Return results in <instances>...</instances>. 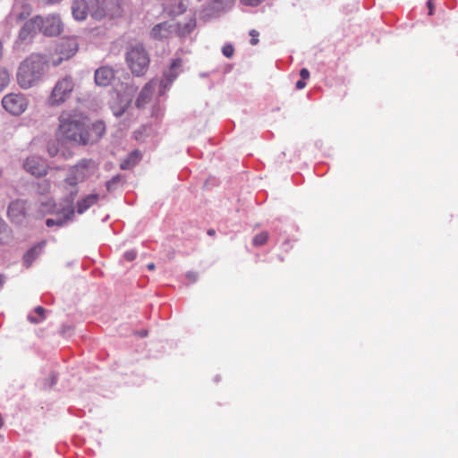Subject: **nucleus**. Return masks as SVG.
Listing matches in <instances>:
<instances>
[{
	"label": "nucleus",
	"mask_w": 458,
	"mask_h": 458,
	"mask_svg": "<svg viewBox=\"0 0 458 458\" xmlns=\"http://www.w3.org/2000/svg\"><path fill=\"white\" fill-rule=\"evenodd\" d=\"M47 66L46 57L39 54H31L23 60L16 73L17 82L21 89H28L38 85L45 74Z\"/></svg>",
	"instance_id": "f257e3e1"
},
{
	"label": "nucleus",
	"mask_w": 458,
	"mask_h": 458,
	"mask_svg": "<svg viewBox=\"0 0 458 458\" xmlns=\"http://www.w3.org/2000/svg\"><path fill=\"white\" fill-rule=\"evenodd\" d=\"M86 117L75 111H63L59 116V135L65 140L81 145Z\"/></svg>",
	"instance_id": "f03ea898"
},
{
	"label": "nucleus",
	"mask_w": 458,
	"mask_h": 458,
	"mask_svg": "<svg viewBox=\"0 0 458 458\" xmlns=\"http://www.w3.org/2000/svg\"><path fill=\"white\" fill-rule=\"evenodd\" d=\"M71 10L73 19L79 21H85L88 15L97 21L106 15L104 8L100 5V0H72Z\"/></svg>",
	"instance_id": "7ed1b4c3"
},
{
	"label": "nucleus",
	"mask_w": 458,
	"mask_h": 458,
	"mask_svg": "<svg viewBox=\"0 0 458 458\" xmlns=\"http://www.w3.org/2000/svg\"><path fill=\"white\" fill-rule=\"evenodd\" d=\"M149 55L144 46L140 43L131 46L127 49L126 63L135 76H142L149 66Z\"/></svg>",
	"instance_id": "20e7f679"
},
{
	"label": "nucleus",
	"mask_w": 458,
	"mask_h": 458,
	"mask_svg": "<svg viewBox=\"0 0 458 458\" xmlns=\"http://www.w3.org/2000/svg\"><path fill=\"white\" fill-rule=\"evenodd\" d=\"M75 86V81L72 76L65 75L59 78L47 98L48 106L53 107L60 106L68 101L72 98Z\"/></svg>",
	"instance_id": "39448f33"
},
{
	"label": "nucleus",
	"mask_w": 458,
	"mask_h": 458,
	"mask_svg": "<svg viewBox=\"0 0 458 458\" xmlns=\"http://www.w3.org/2000/svg\"><path fill=\"white\" fill-rule=\"evenodd\" d=\"M97 171V164L92 159H81L70 167L64 179L67 185H75L84 182Z\"/></svg>",
	"instance_id": "423d86ee"
},
{
	"label": "nucleus",
	"mask_w": 458,
	"mask_h": 458,
	"mask_svg": "<svg viewBox=\"0 0 458 458\" xmlns=\"http://www.w3.org/2000/svg\"><path fill=\"white\" fill-rule=\"evenodd\" d=\"M138 88L134 85H126L123 93L117 94L116 98L111 103L113 114L119 117L123 115L131 106L133 97Z\"/></svg>",
	"instance_id": "0eeeda50"
},
{
	"label": "nucleus",
	"mask_w": 458,
	"mask_h": 458,
	"mask_svg": "<svg viewBox=\"0 0 458 458\" xmlns=\"http://www.w3.org/2000/svg\"><path fill=\"white\" fill-rule=\"evenodd\" d=\"M40 32L47 37H55L62 33L64 24L57 14H49L46 17L40 16Z\"/></svg>",
	"instance_id": "6e6552de"
},
{
	"label": "nucleus",
	"mask_w": 458,
	"mask_h": 458,
	"mask_svg": "<svg viewBox=\"0 0 458 458\" xmlns=\"http://www.w3.org/2000/svg\"><path fill=\"white\" fill-rule=\"evenodd\" d=\"M27 99L21 94H8L2 99L3 107L13 115H19L27 108Z\"/></svg>",
	"instance_id": "1a4fd4ad"
},
{
	"label": "nucleus",
	"mask_w": 458,
	"mask_h": 458,
	"mask_svg": "<svg viewBox=\"0 0 458 458\" xmlns=\"http://www.w3.org/2000/svg\"><path fill=\"white\" fill-rule=\"evenodd\" d=\"M106 132V125L102 121H96L91 125L84 123L83 139L81 145L94 144L98 142Z\"/></svg>",
	"instance_id": "9d476101"
},
{
	"label": "nucleus",
	"mask_w": 458,
	"mask_h": 458,
	"mask_svg": "<svg viewBox=\"0 0 458 458\" xmlns=\"http://www.w3.org/2000/svg\"><path fill=\"white\" fill-rule=\"evenodd\" d=\"M40 15L28 20L19 31V39L21 42L31 40L40 31Z\"/></svg>",
	"instance_id": "9b49d317"
},
{
	"label": "nucleus",
	"mask_w": 458,
	"mask_h": 458,
	"mask_svg": "<svg viewBox=\"0 0 458 458\" xmlns=\"http://www.w3.org/2000/svg\"><path fill=\"white\" fill-rule=\"evenodd\" d=\"M182 60L175 59L171 64L167 71L164 72V79L159 83V94L165 92L166 89L173 83L181 72Z\"/></svg>",
	"instance_id": "f8f14e48"
},
{
	"label": "nucleus",
	"mask_w": 458,
	"mask_h": 458,
	"mask_svg": "<svg viewBox=\"0 0 458 458\" xmlns=\"http://www.w3.org/2000/svg\"><path fill=\"white\" fill-rule=\"evenodd\" d=\"M24 169L35 176L47 174V165L45 161L37 156L29 157L23 163Z\"/></svg>",
	"instance_id": "ddd939ff"
},
{
	"label": "nucleus",
	"mask_w": 458,
	"mask_h": 458,
	"mask_svg": "<svg viewBox=\"0 0 458 458\" xmlns=\"http://www.w3.org/2000/svg\"><path fill=\"white\" fill-rule=\"evenodd\" d=\"M175 31V22L174 21H164L155 25L150 32L151 38L162 40L171 37Z\"/></svg>",
	"instance_id": "4468645a"
},
{
	"label": "nucleus",
	"mask_w": 458,
	"mask_h": 458,
	"mask_svg": "<svg viewBox=\"0 0 458 458\" xmlns=\"http://www.w3.org/2000/svg\"><path fill=\"white\" fill-rule=\"evenodd\" d=\"M26 201L22 199H15L8 206L7 214L13 223L21 224L25 218Z\"/></svg>",
	"instance_id": "2eb2a0df"
},
{
	"label": "nucleus",
	"mask_w": 458,
	"mask_h": 458,
	"mask_svg": "<svg viewBox=\"0 0 458 458\" xmlns=\"http://www.w3.org/2000/svg\"><path fill=\"white\" fill-rule=\"evenodd\" d=\"M32 8L30 4L22 0H15V4L11 13L12 19L19 21L28 18L31 13Z\"/></svg>",
	"instance_id": "dca6fc26"
},
{
	"label": "nucleus",
	"mask_w": 458,
	"mask_h": 458,
	"mask_svg": "<svg viewBox=\"0 0 458 458\" xmlns=\"http://www.w3.org/2000/svg\"><path fill=\"white\" fill-rule=\"evenodd\" d=\"M114 78V72L111 67L102 66L95 72V82L98 86L109 85Z\"/></svg>",
	"instance_id": "f3484780"
},
{
	"label": "nucleus",
	"mask_w": 458,
	"mask_h": 458,
	"mask_svg": "<svg viewBox=\"0 0 458 458\" xmlns=\"http://www.w3.org/2000/svg\"><path fill=\"white\" fill-rule=\"evenodd\" d=\"M157 86V82L155 81H150L147 83L143 89H141L140 95L136 99V106L138 108H143L150 100L153 95V92Z\"/></svg>",
	"instance_id": "a211bd4d"
},
{
	"label": "nucleus",
	"mask_w": 458,
	"mask_h": 458,
	"mask_svg": "<svg viewBox=\"0 0 458 458\" xmlns=\"http://www.w3.org/2000/svg\"><path fill=\"white\" fill-rule=\"evenodd\" d=\"M99 198V194L97 193H91L83 197L77 201L74 212L76 211L78 214H83L90 207L95 205L98 201Z\"/></svg>",
	"instance_id": "6ab92c4d"
},
{
	"label": "nucleus",
	"mask_w": 458,
	"mask_h": 458,
	"mask_svg": "<svg viewBox=\"0 0 458 458\" xmlns=\"http://www.w3.org/2000/svg\"><path fill=\"white\" fill-rule=\"evenodd\" d=\"M196 28L195 18H190L183 22H175V31L180 37H186L190 35Z\"/></svg>",
	"instance_id": "aec40b11"
},
{
	"label": "nucleus",
	"mask_w": 458,
	"mask_h": 458,
	"mask_svg": "<svg viewBox=\"0 0 458 458\" xmlns=\"http://www.w3.org/2000/svg\"><path fill=\"white\" fill-rule=\"evenodd\" d=\"M74 216V208H67L64 210V214L63 216L58 218H47L46 221V225L48 227H52L54 225L56 226H63L68 221L72 220V216Z\"/></svg>",
	"instance_id": "412c9836"
},
{
	"label": "nucleus",
	"mask_w": 458,
	"mask_h": 458,
	"mask_svg": "<svg viewBox=\"0 0 458 458\" xmlns=\"http://www.w3.org/2000/svg\"><path fill=\"white\" fill-rule=\"evenodd\" d=\"M58 52L63 55L62 59H68L77 52V43L74 40H66L58 46Z\"/></svg>",
	"instance_id": "4be33fe9"
},
{
	"label": "nucleus",
	"mask_w": 458,
	"mask_h": 458,
	"mask_svg": "<svg viewBox=\"0 0 458 458\" xmlns=\"http://www.w3.org/2000/svg\"><path fill=\"white\" fill-rule=\"evenodd\" d=\"M79 192L78 184L75 185H67L64 182V202L69 206L68 208H73L72 204L75 200Z\"/></svg>",
	"instance_id": "5701e85b"
},
{
	"label": "nucleus",
	"mask_w": 458,
	"mask_h": 458,
	"mask_svg": "<svg viewBox=\"0 0 458 458\" xmlns=\"http://www.w3.org/2000/svg\"><path fill=\"white\" fill-rule=\"evenodd\" d=\"M46 242H42L37 246L31 248L24 254V263L27 265V267L30 266V264L33 262V260L39 255L41 250H43Z\"/></svg>",
	"instance_id": "b1692460"
},
{
	"label": "nucleus",
	"mask_w": 458,
	"mask_h": 458,
	"mask_svg": "<svg viewBox=\"0 0 458 458\" xmlns=\"http://www.w3.org/2000/svg\"><path fill=\"white\" fill-rule=\"evenodd\" d=\"M10 237V229L4 219L0 217V243H4Z\"/></svg>",
	"instance_id": "393cba45"
},
{
	"label": "nucleus",
	"mask_w": 458,
	"mask_h": 458,
	"mask_svg": "<svg viewBox=\"0 0 458 458\" xmlns=\"http://www.w3.org/2000/svg\"><path fill=\"white\" fill-rule=\"evenodd\" d=\"M9 82V72L4 68H0V92L8 86Z\"/></svg>",
	"instance_id": "a878e982"
},
{
	"label": "nucleus",
	"mask_w": 458,
	"mask_h": 458,
	"mask_svg": "<svg viewBox=\"0 0 458 458\" xmlns=\"http://www.w3.org/2000/svg\"><path fill=\"white\" fill-rule=\"evenodd\" d=\"M51 188L50 182L48 180H43L37 184V192L44 195L49 192Z\"/></svg>",
	"instance_id": "bb28decb"
},
{
	"label": "nucleus",
	"mask_w": 458,
	"mask_h": 458,
	"mask_svg": "<svg viewBox=\"0 0 458 458\" xmlns=\"http://www.w3.org/2000/svg\"><path fill=\"white\" fill-rule=\"evenodd\" d=\"M267 239L268 233L267 232H261L253 238L252 242L255 246H262L267 242Z\"/></svg>",
	"instance_id": "cd10ccee"
},
{
	"label": "nucleus",
	"mask_w": 458,
	"mask_h": 458,
	"mask_svg": "<svg viewBox=\"0 0 458 458\" xmlns=\"http://www.w3.org/2000/svg\"><path fill=\"white\" fill-rule=\"evenodd\" d=\"M177 4L176 9H173L172 13L174 15L182 14L187 9V0H174Z\"/></svg>",
	"instance_id": "c85d7f7f"
},
{
	"label": "nucleus",
	"mask_w": 458,
	"mask_h": 458,
	"mask_svg": "<svg viewBox=\"0 0 458 458\" xmlns=\"http://www.w3.org/2000/svg\"><path fill=\"white\" fill-rule=\"evenodd\" d=\"M45 311H46V310L43 307H41V306L37 307L35 309V312L39 316V318L29 316L30 321L34 324H38V323L41 322L44 319Z\"/></svg>",
	"instance_id": "c756f323"
},
{
	"label": "nucleus",
	"mask_w": 458,
	"mask_h": 458,
	"mask_svg": "<svg viewBox=\"0 0 458 458\" xmlns=\"http://www.w3.org/2000/svg\"><path fill=\"white\" fill-rule=\"evenodd\" d=\"M122 182L121 175H115L112 177L111 180L106 182V189L108 191H111L115 189L116 185H118Z\"/></svg>",
	"instance_id": "7c9ffc66"
},
{
	"label": "nucleus",
	"mask_w": 458,
	"mask_h": 458,
	"mask_svg": "<svg viewBox=\"0 0 458 458\" xmlns=\"http://www.w3.org/2000/svg\"><path fill=\"white\" fill-rule=\"evenodd\" d=\"M233 47L232 45H225L223 47L222 52L225 56L226 57H232L233 55Z\"/></svg>",
	"instance_id": "2f4dec72"
},
{
	"label": "nucleus",
	"mask_w": 458,
	"mask_h": 458,
	"mask_svg": "<svg viewBox=\"0 0 458 458\" xmlns=\"http://www.w3.org/2000/svg\"><path fill=\"white\" fill-rule=\"evenodd\" d=\"M136 256L137 252L134 250H127L123 255L124 259L128 261L134 260L136 259Z\"/></svg>",
	"instance_id": "473e14b6"
},
{
	"label": "nucleus",
	"mask_w": 458,
	"mask_h": 458,
	"mask_svg": "<svg viewBox=\"0 0 458 458\" xmlns=\"http://www.w3.org/2000/svg\"><path fill=\"white\" fill-rule=\"evenodd\" d=\"M56 380H57L56 375L52 373L47 380L46 386H47L48 388H51L53 386L55 385Z\"/></svg>",
	"instance_id": "72a5a7b5"
},
{
	"label": "nucleus",
	"mask_w": 458,
	"mask_h": 458,
	"mask_svg": "<svg viewBox=\"0 0 458 458\" xmlns=\"http://www.w3.org/2000/svg\"><path fill=\"white\" fill-rule=\"evenodd\" d=\"M41 206H42V211L46 212V211H50L53 207H54V203L52 200H47L45 202H42L41 203Z\"/></svg>",
	"instance_id": "f704fd0d"
},
{
	"label": "nucleus",
	"mask_w": 458,
	"mask_h": 458,
	"mask_svg": "<svg viewBox=\"0 0 458 458\" xmlns=\"http://www.w3.org/2000/svg\"><path fill=\"white\" fill-rule=\"evenodd\" d=\"M250 35L251 36L250 44L253 46L257 45L259 42V39H258L259 32L255 30H250Z\"/></svg>",
	"instance_id": "c9c22d12"
},
{
	"label": "nucleus",
	"mask_w": 458,
	"mask_h": 458,
	"mask_svg": "<svg viewBox=\"0 0 458 458\" xmlns=\"http://www.w3.org/2000/svg\"><path fill=\"white\" fill-rule=\"evenodd\" d=\"M261 0H241V3L244 5L256 6L258 5Z\"/></svg>",
	"instance_id": "e433bc0d"
},
{
	"label": "nucleus",
	"mask_w": 458,
	"mask_h": 458,
	"mask_svg": "<svg viewBox=\"0 0 458 458\" xmlns=\"http://www.w3.org/2000/svg\"><path fill=\"white\" fill-rule=\"evenodd\" d=\"M47 152L50 155V157H55L58 153V148L55 145L48 146Z\"/></svg>",
	"instance_id": "4c0bfd02"
},
{
	"label": "nucleus",
	"mask_w": 458,
	"mask_h": 458,
	"mask_svg": "<svg viewBox=\"0 0 458 458\" xmlns=\"http://www.w3.org/2000/svg\"><path fill=\"white\" fill-rule=\"evenodd\" d=\"M300 76L302 80H307L310 78V72L308 69L306 68H302L301 71H300Z\"/></svg>",
	"instance_id": "58836bf2"
},
{
	"label": "nucleus",
	"mask_w": 458,
	"mask_h": 458,
	"mask_svg": "<svg viewBox=\"0 0 458 458\" xmlns=\"http://www.w3.org/2000/svg\"><path fill=\"white\" fill-rule=\"evenodd\" d=\"M186 277L191 280L192 283L197 281L198 275L195 272H188L186 274Z\"/></svg>",
	"instance_id": "ea45409f"
},
{
	"label": "nucleus",
	"mask_w": 458,
	"mask_h": 458,
	"mask_svg": "<svg viewBox=\"0 0 458 458\" xmlns=\"http://www.w3.org/2000/svg\"><path fill=\"white\" fill-rule=\"evenodd\" d=\"M427 6L428 8V15H432L433 14V10H434L433 0H428Z\"/></svg>",
	"instance_id": "a19ab883"
},
{
	"label": "nucleus",
	"mask_w": 458,
	"mask_h": 458,
	"mask_svg": "<svg viewBox=\"0 0 458 458\" xmlns=\"http://www.w3.org/2000/svg\"><path fill=\"white\" fill-rule=\"evenodd\" d=\"M72 330L71 326H63L61 328V333L65 335L67 333Z\"/></svg>",
	"instance_id": "79ce46f5"
},
{
	"label": "nucleus",
	"mask_w": 458,
	"mask_h": 458,
	"mask_svg": "<svg viewBox=\"0 0 458 458\" xmlns=\"http://www.w3.org/2000/svg\"><path fill=\"white\" fill-rule=\"evenodd\" d=\"M305 86H306V83L304 82V80H302V79L299 80L295 85L297 89H302Z\"/></svg>",
	"instance_id": "37998d69"
},
{
	"label": "nucleus",
	"mask_w": 458,
	"mask_h": 458,
	"mask_svg": "<svg viewBox=\"0 0 458 458\" xmlns=\"http://www.w3.org/2000/svg\"><path fill=\"white\" fill-rule=\"evenodd\" d=\"M4 283H5V277L3 276H0V290L3 288Z\"/></svg>",
	"instance_id": "c03bdc74"
},
{
	"label": "nucleus",
	"mask_w": 458,
	"mask_h": 458,
	"mask_svg": "<svg viewBox=\"0 0 458 458\" xmlns=\"http://www.w3.org/2000/svg\"><path fill=\"white\" fill-rule=\"evenodd\" d=\"M121 168L122 169H127L128 168V162L127 161H124L121 164Z\"/></svg>",
	"instance_id": "a18cd8bd"
},
{
	"label": "nucleus",
	"mask_w": 458,
	"mask_h": 458,
	"mask_svg": "<svg viewBox=\"0 0 458 458\" xmlns=\"http://www.w3.org/2000/svg\"><path fill=\"white\" fill-rule=\"evenodd\" d=\"M148 268L149 270H154V268H155V264H154V263H149V264L148 265Z\"/></svg>",
	"instance_id": "49530a36"
},
{
	"label": "nucleus",
	"mask_w": 458,
	"mask_h": 458,
	"mask_svg": "<svg viewBox=\"0 0 458 458\" xmlns=\"http://www.w3.org/2000/svg\"><path fill=\"white\" fill-rule=\"evenodd\" d=\"M135 157V158H138L139 153L137 151L131 153V157Z\"/></svg>",
	"instance_id": "de8ad7c7"
},
{
	"label": "nucleus",
	"mask_w": 458,
	"mask_h": 458,
	"mask_svg": "<svg viewBox=\"0 0 458 458\" xmlns=\"http://www.w3.org/2000/svg\"><path fill=\"white\" fill-rule=\"evenodd\" d=\"M47 1L49 4H55V3H59L61 0H47Z\"/></svg>",
	"instance_id": "09e8293b"
},
{
	"label": "nucleus",
	"mask_w": 458,
	"mask_h": 458,
	"mask_svg": "<svg viewBox=\"0 0 458 458\" xmlns=\"http://www.w3.org/2000/svg\"><path fill=\"white\" fill-rule=\"evenodd\" d=\"M140 335L141 337H144V336H146L148 335V332L147 331H141V332H140Z\"/></svg>",
	"instance_id": "8fccbe9b"
},
{
	"label": "nucleus",
	"mask_w": 458,
	"mask_h": 458,
	"mask_svg": "<svg viewBox=\"0 0 458 458\" xmlns=\"http://www.w3.org/2000/svg\"><path fill=\"white\" fill-rule=\"evenodd\" d=\"M208 233L209 235H214V234H215V230H213V229H209V230L208 231Z\"/></svg>",
	"instance_id": "3c124183"
}]
</instances>
